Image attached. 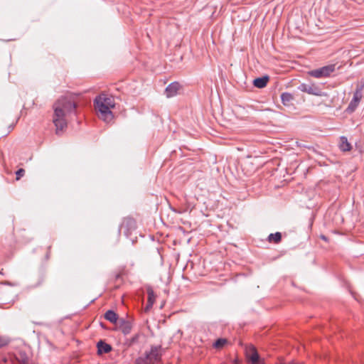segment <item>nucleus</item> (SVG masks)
<instances>
[{
    "label": "nucleus",
    "instance_id": "18",
    "mask_svg": "<svg viewBox=\"0 0 364 364\" xmlns=\"http://www.w3.org/2000/svg\"><path fill=\"white\" fill-rule=\"evenodd\" d=\"M147 294H148V302L154 304L155 299H156V294H154V291L153 289L151 287H148L146 289Z\"/></svg>",
    "mask_w": 364,
    "mask_h": 364
},
{
    "label": "nucleus",
    "instance_id": "2",
    "mask_svg": "<svg viewBox=\"0 0 364 364\" xmlns=\"http://www.w3.org/2000/svg\"><path fill=\"white\" fill-rule=\"evenodd\" d=\"M95 109L99 112V117L106 122L112 120L114 116L111 108L114 107V100L112 97L105 94L97 96L94 100Z\"/></svg>",
    "mask_w": 364,
    "mask_h": 364
},
{
    "label": "nucleus",
    "instance_id": "10",
    "mask_svg": "<svg viewBox=\"0 0 364 364\" xmlns=\"http://www.w3.org/2000/svg\"><path fill=\"white\" fill-rule=\"evenodd\" d=\"M133 327L132 321L130 320L121 319L119 328L124 335H128L131 333Z\"/></svg>",
    "mask_w": 364,
    "mask_h": 364
},
{
    "label": "nucleus",
    "instance_id": "21",
    "mask_svg": "<svg viewBox=\"0 0 364 364\" xmlns=\"http://www.w3.org/2000/svg\"><path fill=\"white\" fill-rule=\"evenodd\" d=\"M135 364H152L149 360L146 355L144 357H139L138 358L136 361Z\"/></svg>",
    "mask_w": 364,
    "mask_h": 364
},
{
    "label": "nucleus",
    "instance_id": "20",
    "mask_svg": "<svg viewBox=\"0 0 364 364\" xmlns=\"http://www.w3.org/2000/svg\"><path fill=\"white\" fill-rule=\"evenodd\" d=\"M226 343H227V339H225V338H218L214 343L213 346L215 348H223L225 345Z\"/></svg>",
    "mask_w": 364,
    "mask_h": 364
},
{
    "label": "nucleus",
    "instance_id": "23",
    "mask_svg": "<svg viewBox=\"0 0 364 364\" xmlns=\"http://www.w3.org/2000/svg\"><path fill=\"white\" fill-rule=\"evenodd\" d=\"M16 181H18L22 176H23V168H19L16 171Z\"/></svg>",
    "mask_w": 364,
    "mask_h": 364
},
{
    "label": "nucleus",
    "instance_id": "14",
    "mask_svg": "<svg viewBox=\"0 0 364 364\" xmlns=\"http://www.w3.org/2000/svg\"><path fill=\"white\" fill-rule=\"evenodd\" d=\"M140 337H141V333H137L134 334L132 338H127L125 340L124 344L127 348H129L135 344H137L139 343Z\"/></svg>",
    "mask_w": 364,
    "mask_h": 364
},
{
    "label": "nucleus",
    "instance_id": "9",
    "mask_svg": "<svg viewBox=\"0 0 364 364\" xmlns=\"http://www.w3.org/2000/svg\"><path fill=\"white\" fill-rule=\"evenodd\" d=\"M181 87L178 82H173L169 84L165 90V94L166 97H172L176 95Z\"/></svg>",
    "mask_w": 364,
    "mask_h": 364
},
{
    "label": "nucleus",
    "instance_id": "6",
    "mask_svg": "<svg viewBox=\"0 0 364 364\" xmlns=\"http://www.w3.org/2000/svg\"><path fill=\"white\" fill-rule=\"evenodd\" d=\"M121 228L124 230L126 235H128L129 232L136 228V220L132 217L124 218L121 225Z\"/></svg>",
    "mask_w": 364,
    "mask_h": 364
},
{
    "label": "nucleus",
    "instance_id": "8",
    "mask_svg": "<svg viewBox=\"0 0 364 364\" xmlns=\"http://www.w3.org/2000/svg\"><path fill=\"white\" fill-rule=\"evenodd\" d=\"M364 90V80H361L356 84V88L353 93V97L352 100L356 102L357 103H360L362 97H363V91Z\"/></svg>",
    "mask_w": 364,
    "mask_h": 364
},
{
    "label": "nucleus",
    "instance_id": "26",
    "mask_svg": "<svg viewBox=\"0 0 364 364\" xmlns=\"http://www.w3.org/2000/svg\"><path fill=\"white\" fill-rule=\"evenodd\" d=\"M321 238L323 240H325V241H327L328 239H327V237H326L325 235H321Z\"/></svg>",
    "mask_w": 364,
    "mask_h": 364
},
{
    "label": "nucleus",
    "instance_id": "24",
    "mask_svg": "<svg viewBox=\"0 0 364 364\" xmlns=\"http://www.w3.org/2000/svg\"><path fill=\"white\" fill-rule=\"evenodd\" d=\"M153 304H152V303H151V304H150V303H149V302L147 301V304H146V307H145V309H144V311H145L146 312V311H149V310L152 308Z\"/></svg>",
    "mask_w": 364,
    "mask_h": 364
},
{
    "label": "nucleus",
    "instance_id": "25",
    "mask_svg": "<svg viewBox=\"0 0 364 364\" xmlns=\"http://www.w3.org/2000/svg\"><path fill=\"white\" fill-rule=\"evenodd\" d=\"M282 364H303V363L291 361L288 363H283Z\"/></svg>",
    "mask_w": 364,
    "mask_h": 364
},
{
    "label": "nucleus",
    "instance_id": "11",
    "mask_svg": "<svg viewBox=\"0 0 364 364\" xmlns=\"http://www.w3.org/2000/svg\"><path fill=\"white\" fill-rule=\"evenodd\" d=\"M97 354H99V355H102L104 353H108L112 349V346L109 344L105 343V341H103L102 340H100L99 342H97Z\"/></svg>",
    "mask_w": 364,
    "mask_h": 364
},
{
    "label": "nucleus",
    "instance_id": "17",
    "mask_svg": "<svg viewBox=\"0 0 364 364\" xmlns=\"http://www.w3.org/2000/svg\"><path fill=\"white\" fill-rule=\"evenodd\" d=\"M281 100H282V104L285 106H287L294 100V97L291 93L283 92L281 95Z\"/></svg>",
    "mask_w": 364,
    "mask_h": 364
},
{
    "label": "nucleus",
    "instance_id": "3",
    "mask_svg": "<svg viewBox=\"0 0 364 364\" xmlns=\"http://www.w3.org/2000/svg\"><path fill=\"white\" fill-rule=\"evenodd\" d=\"M336 70L335 65H328L322 68L312 70L309 72V75L316 78H322L329 77Z\"/></svg>",
    "mask_w": 364,
    "mask_h": 364
},
{
    "label": "nucleus",
    "instance_id": "4",
    "mask_svg": "<svg viewBox=\"0 0 364 364\" xmlns=\"http://www.w3.org/2000/svg\"><path fill=\"white\" fill-rule=\"evenodd\" d=\"M299 90L301 92H306L309 95L316 96H321L322 91L321 87L316 84L302 83L299 85Z\"/></svg>",
    "mask_w": 364,
    "mask_h": 364
},
{
    "label": "nucleus",
    "instance_id": "16",
    "mask_svg": "<svg viewBox=\"0 0 364 364\" xmlns=\"http://www.w3.org/2000/svg\"><path fill=\"white\" fill-rule=\"evenodd\" d=\"M267 240L269 242H274L275 244H278L282 240V234L279 232H277L275 233H271L269 235Z\"/></svg>",
    "mask_w": 364,
    "mask_h": 364
},
{
    "label": "nucleus",
    "instance_id": "1",
    "mask_svg": "<svg viewBox=\"0 0 364 364\" xmlns=\"http://www.w3.org/2000/svg\"><path fill=\"white\" fill-rule=\"evenodd\" d=\"M77 96L68 95L58 99L53 104V123L55 127V134L61 135L68 127V122L73 115L77 114Z\"/></svg>",
    "mask_w": 364,
    "mask_h": 364
},
{
    "label": "nucleus",
    "instance_id": "5",
    "mask_svg": "<svg viewBox=\"0 0 364 364\" xmlns=\"http://www.w3.org/2000/svg\"><path fill=\"white\" fill-rule=\"evenodd\" d=\"M161 346H151L149 352H146L145 355L149 358L151 363L153 364L154 362L159 361L161 360Z\"/></svg>",
    "mask_w": 364,
    "mask_h": 364
},
{
    "label": "nucleus",
    "instance_id": "13",
    "mask_svg": "<svg viewBox=\"0 0 364 364\" xmlns=\"http://www.w3.org/2000/svg\"><path fill=\"white\" fill-rule=\"evenodd\" d=\"M339 148L342 151H349L352 149V146L348 141L346 136L340 137Z\"/></svg>",
    "mask_w": 364,
    "mask_h": 364
},
{
    "label": "nucleus",
    "instance_id": "15",
    "mask_svg": "<svg viewBox=\"0 0 364 364\" xmlns=\"http://www.w3.org/2000/svg\"><path fill=\"white\" fill-rule=\"evenodd\" d=\"M105 318L111 323H115L118 319V315L112 310H108L105 314Z\"/></svg>",
    "mask_w": 364,
    "mask_h": 364
},
{
    "label": "nucleus",
    "instance_id": "22",
    "mask_svg": "<svg viewBox=\"0 0 364 364\" xmlns=\"http://www.w3.org/2000/svg\"><path fill=\"white\" fill-rule=\"evenodd\" d=\"M9 343V339L6 336H0V348H3L8 345Z\"/></svg>",
    "mask_w": 364,
    "mask_h": 364
},
{
    "label": "nucleus",
    "instance_id": "12",
    "mask_svg": "<svg viewBox=\"0 0 364 364\" xmlns=\"http://www.w3.org/2000/svg\"><path fill=\"white\" fill-rule=\"evenodd\" d=\"M269 77L267 75L255 78L253 80V85L255 87L257 88H263L264 87L267 82H269Z\"/></svg>",
    "mask_w": 364,
    "mask_h": 364
},
{
    "label": "nucleus",
    "instance_id": "7",
    "mask_svg": "<svg viewBox=\"0 0 364 364\" xmlns=\"http://www.w3.org/2000/svg\"><path fill=\"white\" fill-rule=\"evenodd\" d=\"M247 357L251 364H264L255 347H251L247 352Z\"/></svg>",
    "mask_w": 364,
    "mask_h": 364
},
{
    "label": "nucleus",
    "instance_id": "19",
    "mask_svg": "<svg viewBox=\"0 0 364 364\" xmlns=\"http://www.w3.org/2000/svg\"><path fill=\"white\" fill-rule=\"evenodd\" d=\"M358 105H359L358 103H357L356 102H354L353 100H351L348 107L346 108V112L348 113H353L356 109Z\"/></svg>",
    "mask_w": 364,
    "mask_h": 364
}]
</instances>
